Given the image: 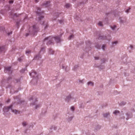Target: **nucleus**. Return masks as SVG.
Segmentation results:
<instances>
[{
	"label": "nucleus",
	"mask_w": 135,
	"mask_h": 135,
	"mask_svg": "<svg viewBox=\"0 0 135 135\" xmlns=\"http://www.w3.org/2000/svg\"><path fill=\"white\" fill-rule=\"evenodd\" d=\"M53 39H54L57 42H59V37L58 36H56L54 37H52L51 36H49L45 38V39L44 40L45 41L46 40H48V41L47 44V45H49L52 43V41Z\"/></svg>",
	"instance_id": "1"
},
{
	"label": "nucleus",
	"mask_w": 135,
	"mask_h": 135,
	"mask_svg": "<svg viewBox=\"0 0 135 135\" xmlns=\"http://www.w3.org/2000/svg\"><path fill=\"white\" fill-rule=\"evenodd\" d=\"M65 100L66 102H68L70 101H71L72 102L75 101V98L72 97L70 95H69L66 97V98L65 99Z\"/></svg>",
	"instance_id": "2"
},
{
	"label": "nucleus",
	"mask_w": 135,
	"mask_h": 135,
	"mask_svg": "<svg viewBox=\"0 0 135 135\" xmlns=\"http://www.w3.org/2000/svg\"><path fill=\"white\" fill-rule=\"evenodd\" d=\"M30 75L31 76L34 78H38V76H40L41 75L40 74H37V73L35 71H32V72L30 73Z\"/></svg>",
	"instance_id": "3"
},
{
	"label": "nucleus",
	"mask_w": 135,
	"mask_h": 135,
	"mask_svg": "<svg viewBox=\"0 0 135 135\" xmlns=\"http://www.w3.org/2000/svg\"><path fill=\"white\" fill-rule=\"evenodd\" d=\"M12 105H11L9 107H4L3 109V111L5 112H8L10 109H11Z\"/></svg>",
	"instance_id": "4"
},
{
	"label": "nucleus",
	"mask_w": 135,
	"mask_h": 135,
	"mask_svg": "<svg viewBox=\"0 0 135 135\" xmlns=\"http://www.w3.org/2000/svg\"><path fill=\"white\" fill-rule=\"evenodd\" d=\"M33 29L32 32L31 33L34 35L35 34V32H36L38 31V28L36 27V26L35 25H34L33 26Z\"/></svg>",
	"instance_id": "5"
},
{
	"label": "nucleus",
	"mask_w": 135,
	"mask_h": 135,
	"mask_svg": "<svg viewBox=\"0 0 135 135\" xmlns=\"http://www.w3.org/2000/svg\"><path fill=\"white\" fill-rule=\"evenodd\" d=\"M50 1H46L43 3L42 6H44V7H47L50 5Z\"/></svg>",
	"instance_id": "6"
},
{
	"label": "nucleus",
	"mask_w": 135,
	"mask_h": 135,
	"mask_svg": "<svg viewBox=\"0 0 135 135\" xmlns=\"http://www.w3.org/2000/svg\"><path fill=\"white\" fill-rule=\"evenodd\" d=\"M11 68H5L4 71L5 73H12L11 71Z\"/></svg>",
	"instance_id": "7"
},
{
	"label": "nucleus",
	"mask_w": 135,
	"mask_h": 135,
	"mask_svg": "<svg viewBox=\"0 0 135 135\" xmlns=\"http://www.w3.org/2000/svg\"><path fill=\"white\" fill-rule=\"evenodd\" d=\"M29 99L30 100H32L33 104H35V103L37 101V99L35 98L34 97H32L31 98H30Z\"/></svg>",
	"instance_id": "8"
},
{
	"label": "nucleus",
	"mask_w": 135,
	"mask_h": 135,
	"mask_svg": "<svg viewBox=\"0 0 135 135\" xmlns=\"http://www.w3.org/2000/svg\"><path fill=\"white\" fill-rule=\"evenodd\" d=\"M7 49L4 46H2L0 47V52H4Z\"/></svg>",
	"instance_id": "9"
},
{
	"label": "nucleus",
	"mask_w": 135,
	"mask_h": 135,
	"mask_svg": "<svg viewBox=\"0 0 135 135\" xmlns=\"http://www.w3.org/2000/svg\"><path fill=\"white\" fill-rule=\"evenodd\" d=\"M11 110H12V112L13 113H14L15 114H17V113H19V112L16 110H13L12 109V108Z\"/></svg>",
	"instance_id": "10"
},
{
	"label": "nucleus",
	"mask_w": 135,
	"mask_h": 135,
	"mask_svg": "<svg viewBox=\"0 0 135 135\" xmlns=\"http://www.w3.org/2000/svg\"><path fill=\"white\" fill-rule=\"evenodd\" d=\"M71 5L69 3H66L65 6V7L67 8H69L71 7Z\"/></svg>",
	"instance_id": "11"
},
{
	"label": "nucleus",
	"mask_w": 135,
	"mask_h": 135,
	"mask_svg": "<svg viewBox=\"0 0 135 135\" xmlns=\"http://www.w3.org/2000/svg\"><path fill=\"white\" fill-rule=\"evenodd\" d=\"M126 115L127 116V117H128V118H126V119L127 120H128V119L131 117L132 115L131 114H128L127 113L126 114Z\"/></svg>",
	"instance_id": "12"
},
{
	"label": "nucleus",
	"mask_w": 135,
	"mask_h": 135,
	"mask_svg": "<svg viewBox=\"0 0 135 135\" xmlns=\"http://www.w3.org/2000/svg\"><path fill=\"white\" fill-rule=\"evenodd\" d=\"M109 38H107L106 37H103V38H101V37H99V38L100 39H107L108 40H110L111 39V37L110 36H109Z\"/></svg>",
	"instance_id": "13"
},
{
	"label": "nucleus",
	"mask_w": 135,
	"mask_h": 135,
	"mask_svg": "<svg viewBox=\"0 0 135 135\" xmlns=\"http://www.w3.org/2000/svg\"><path fill=\"white\" fill-rule=\"evenodd\" d=\"M101 128V127L100 125H98L96 126L95 129L97 130H98L100 129Z\"/></svg>",
	"instance_id": "14"
},
{
	"label": "nucleus",
	"mask_w": 135,
	"mask_h": 135,
	"mask_svg": "<svg viewBox=\"0 0 135 135\" xmlns=\"http://www.w3.org/2000/svg\"><path fill=\"white\" fill-rule=\"evenodd\" d=\"M88 85H91V86H93L94 85V83L91 81H89L87 83Z\"/></svg>",
	"instance_id": "15"
},
{
	"label": "nucleus",
	"mask_w": 135,
	"mask_h": 135,
	"mask_svg": "<svg viewBox=\"0 0 135 135\" xmlns=\"http://www.w3.org/2000/svg\"><path fill=\"white\" fill-rule=\"evenodd\" d=\"M109 115V113H107L104 114L103 116L104 117L107 118Z\"/></svg>",
	"instance_id": "16"
},
{
	"label": "nucleus",
	"mask_w": 135,
	"mask_h": 135,
	"mask_svg": "<svg viewBox=\"0 0 135 135\" xmlns=\"http://www.w3.org/2000/svg\"><path fill=\"white\" fill-rule=\"evenodd\" d=\"M119 112L117 110H115L113 112V113L115 115H116L117 114H119Z\"/></svg>",
	"instance_id": "17"
},
{
	"label": "nucleus",
	"mask_w": 135,
	"mask_h": 135,
	"mask_svg": "<svg viewBox=\"0 0 135 135\" xmlns=\"http://www.w3.org/2000/svg\"><path fill=\"white\" fill-rule=\"evenodd\" d=\"M73 117H69L68 119V122H70L73 119Z\"/></svg>",
	"instance_id": "18"
},
{
	"label": "nucleus",
	"mask_w": 135,
	"mask_h": 135,
	"mask_svg": "<svg viewBox=\"0 0 135 135\" xmlns=\"http://www.w3.org/2000/svg\"><path fill=\"white\" fill-rule=\"evenodd\" d=\"M24 58L23 56H21L20 57V58L18 59V60L19 61H21L22 59Z\"/></svg>",
	"instance_id": "19"
},
{
	"label": "nucleus",
	"mask_w": 135,
	"mask_h": 135,
	"mask_svg": "<svg viewBox=\"0 0 135 135\" xmlns=\"http://www.w3.org/2000/svg\"><path fill=\"white\" fill-rule=\"evenodd\" d=\"M116 26L115 25H113V26H111V28L113 30H115V28H116Z\"/></svg>",
	"instance_id": "20"
},
{
	"label": "nucleus",
	"mask_w": 135,
	"mask_h": 135,
	"mask_svg": "<svg viewBox=\"0 0 135 135\" xmlns=\"http://www.w3.org/2000/svg\"><path fill=\"white\" fill-rule=\"evenodd\" d=\"M37 57H38V56L37 55V56H36L35 57V58L36 59H39V58H41V55H39V56H38V58H37Z\"/></svg>",
	"instance_id": "21"
},
{
	"label": "nucleus",
	"mask_w": 135,
	"mask_h": 135,
	"mask_svg": "<svg viewBox=\"0 0 135 135\" xmlns=\"http://www.w3.org/2000/svg\"><path fill=\"white\" fill-rule=\"evenodd\" d=\"M126 103L125 102H121L120 104L121 105H124L126 104Z\"/></svg>",
	"instance_id": "22"
},
{
	"label": "nucleus",
	"mask_w": 135,
	"mask_h": 135,
	"mask_svg": "<svg viewBox=\"0 0 135 135\" xmlns=\"http://www.w3.org/2000/svg\"><path fill=\"white\" fill-rule=\"evenodd\" d=\"M70 109L71 111H73L74 110L75 108L73 106H72Z\"/></svg>",
	"instance_id": "23"
},
{
	"label": "nucleus",
	"mask_w": 135,
	"mask_h": 135,
	"mask_svg": "<svg viewBox=\"0 0 135 135\" xmlns=\"http://www.w3.org/2000/svg\"><path fill=\"white\" fill-rule=\"evenodd\" d=\"M31 51L30 50H27L26 51V54H29L31 53Z\"/></svg>",
	"instance_id": "24"
},
{
	"label": "nucleus",
	"mask_w": 135,
	"mask_h": 135,
	"mask_svg": "<svg viewBox=\"0 0 135 135\" xmlns=\"http://www.w3.org/2000/svg\"><path fill=\"white\" fill-rule=\"evenodd\" d=\"M98 25L100 26H102V23L101 22H99L98 23Z\"/></svg>",
	"instance_id": "25"
},
{
	"label": "nucleus",
	"mask_w": 135,
	"mask_h": 135,
	"mask_svg": "<svg viewBox=\"0 0 135 135\" xmlns=\"http://www.w3.org/2000/svg\"><path fill=\"white\" fill-rule=\"evenodd\" d=\"M27 124V123L26 122H24L22 123V125L23 126H25Z\"/></svg>",
	"instance_id": "26"
},
{
	"label": "nucleus",
	"mask_w": 135,
	"mask_h": 135,
	"mask_svg": "<svg viewBox=\"0 0 135 135\" xmlns=\"http://www.w3.org/2000/svg\"><path fill=\"white\" fill-rule=\"evenodd\" d=\"M74 36L73 35H71L69 37V39L70 40L72 37H73Z\"/></svg>",
	"instance_id": "27"
},
{
	"label": "nucleus",
	"mask_w": 135,
	"mask_h": 135,
	"mask_svg": "<svg viewBox=\"0 0 135 135\" xmlns=\"http://www.w3.org/2000/svg\"><path fill=\"white\" fill-rule=\"evenodd\" d=\"M130 8H129L128 9H127L126 11V12L127 13H128L129 12V10H130Z\"/></svg>",
	"instance_id": "28"
},
{
	"label": "nucleus",
	"mask_w": 135,
	"mask_h": 135,
	"mask_svg": "<svg viewBox=\"0 0 135 135\" xmlns=\"http://www.w3.org/2000/svg\"><path fill=\"white\" fill-rule=\"evenodd\" d=\"M37 13L38 14V11H40V8H39L38 7L37 8Z\"/></svg>",
	"instance_id": "29"
},
{
	"label": "nucleus",
	"mask_w": 135,
	"mask_h": 135,
	"mask_svg": "<svg viewBox=\"0 0 135 135\" xmlns=\"http://www.w3.org/2000/svg\"><path fill=\"white\" fill-rule=\"evenodd\" d=\"M118 43V42L117 41H114L112 43L113 45H114V44H116Z\"/></svg>",
	"instance_id": "30"
},
{
	"label": "nucleus",
	"mask_w": 135,
	"mask_h": 135,
	"mask_svg": "<svg viewBox=\"0 0 135 135\" xmlns=\"http://www.w3.org/2000/svg\"><path fill=\"white\" fill-rule=\"evenodd\" d=\"M63 20H60V22H59L61 24L62 23H63Z\"/></svg>",
	"instance_id": "31"
},
{
	"label": "nucleus",
	"mask_w": 135,
	"mask_h": 135,
	"mask_svg": "<svg viewBox=\"0 0 135 135\" xmlns=\"http://www.w3.org/2000/svg\"><path fill=\"white\" fill-rule=\"evenodd\" d=\"M105 47V45H103L102 46V49L103 50H104Z\"/></svg>",
	"instance_id": "32"
},
{
	"label": "nucleus",
	"mask_w": 135,
	"mask_h": 135,
	"mask_svg": "<svg viewBox=\"0 0 135 135\" xmlns=\"http://www.w3.org/2000/svg\"><path fill=\"white\" fill-rule=\"evenodd\" d=\"M83 80H79V82L80 83H83Z\"/></svg>",
	"instance_id": "33"
},
{
	"label": "nucleus",
	"mask_w": 135,
	"mask_h": 135,
	"mask_svg": "<svg viewBox=\"0 0 135 135\" xmlns=\"http://www.w3.org/2000/svg\"><path fill=\"white\" fill-rule=\"evenodd\" d=\"M130 47L131 48V49H132V48H133V45H130Z\"/></svg>",
	"instance_id": "34"
},
{
	"label": "nucleus",
	"mask_w": 135,
	"mask_h": 135,
	"mask_svg": "<svg viewBox=\"0 0 135 135\" xmlns=\"http://www.w3.org/2000/svg\"><path fill=\"white\" fill-rule=\"evenodd\" d=\"M40 106V105H37L36 106V109L37 107H39Z\"/></svg>",
	"instance_id": "35"
},
{
	"label": "nucleus",
	"mask_w": 135,
	"mask_h": 135,
	"mask_svg": "<svg viewBox=\"0 0 135 135\" xmlns=\"http://www.w3.org/2000/svg\"><path fill=\"white\" fill-rule=\"evenodd\" d=\"M45 49V48H42L40 52H41L42 51L44 50Z\"/></svg>",
	"instance_id": "36"
},
{
	"label": "nucleus",
	"mask_w": 135,
	"mask_h": 135,
	"mask_svg": "<svg viewBox=\"0 0 135 135\" xmlns=\"http://www.w3.org/2000/svg\"><path fill=\"white\" fill-rule=\"evenodd\" d=\"M9 3H13V1H10Z\"/></svg>",
	"instance_id": "37"
},
{
	"label": "nucleus",
	"mask_w": 135,
	"mask_h": 135,
	"mask_svg": "<svg viewBox=\"0 0 135 135\" xmlns=\"http://www.w3.org/2000/svg\"><path fill=\"white\" fill-rule=\"evenodd\" d=\"M43 18V17L42 16H41V17H39V19L40 20H41L42 18Z\"/></svg>",
	"instance_id": "38"
},
{
	"label": "nucleus",
	"mask_w": 135,
	"mask_h": 135,
	"mask_svg": "<svg viewBox=\"0 0 135 135\" xmlns=\"http://www.w3.org/2000/svg\"><path fill=\"white\" fill-rule=\"evenodd\" d=\"M95 59L97 60V59H98L99 57H95Z\"/></svg>",
	"instance_id": "39"
},
{
	"label": "nucleus",
	"mask_w": 135,
	"mask_h": 135,
	"mask_svg": "<svg viewBox=\"0 0 135 135\" xmlns=\"http://www.w3.org/2000/svg\"><path fill=\"white\" fill-rule=\"evenodd\" d=\"M35 1L36 2H38L39 0H35Z\"/></svg>",
	"instance_id": "40"
},
{
	"label": "nucleus",
	"mask_w": 135,
	"mask_h": 135,
	"mask_svg": "<svg viewBox=\"0 0 135 135\" xmlns=\"http://www.w3.org/2000/svg\"><path fill=\"white\" fill-rule=\"evenodd\" d=\"M12 33V32H10V33H8V35H9L10 34H11Z\"/></svg>",
	"instance_id": "41"
},
{
	"label": "nucleus",
	"mask_w": 135,
	"mask_h": 135,
	"mask_svg": "<svg viewBox=\"0 0 135 135\" xmlns=\"http://www.w3.org/2000/svg\"><path fill=\"white\" fill-rule=\"evenodd\" d=\"M88 42L89 44H90V42L89 41H88Z\"/></svg>",
	"instance_id": "42"
},
{
	"label": "nucleus",
	"mask_w": 135,
	"mask_h": 135,
	"mask_svg": "<svg viewBox=\"0 0 135 135\" xmlns=\"http://www.w3.org/2000/svg\"><path fill=\"white\" fill-rule=\"evenodd\" d=\"M10 100H8V102L9 101H10Z\"/></svg>",
	"instance_id": "43"
},
{
	"label": "nucleus",
	"mask_w": 135,
	"mask_h": 135,
	"mask_svg": "<svg viewBox=\"0 0 135 135\" xmlns=\"http://www.w3.org/2000/svg\"><path fill=\"white\" fill-rule=\"evenodd\" d=\"M66 68H65V70H66Z\"/></svg>",
	"instance_id": "44"
},
{
	"label": "nucleus",
	"mask_w": 135,
	"mask_h": 135,
	"mask_svg": "<svg viewBox=\"0 0 135 135\" xmlns=\"http://www.w3.org/2000/svg\"><path fill=\"white\" fill-rule=\"evenodd\" d=\"M41 24H43V23H41Z\"/></svg>",
	"instance_id": "45"
},
{
	"label": "nucleus",
	"mask_w": 135,
	"mask_h": 135,
	"mask_svg": "<svg viewBox=\"0 0 135 135\" xmlns=\"http://www.w3.org/2000/svg\"><path fill=\"white\" fill-rule=\"evenodd\" d=\"M53 54V53H51V54Z\"/></svg>",
	"instance_id": "46"
},
{
	"label": "nucleus",
	"mask_w": 135,
	"mask_h": 135,
	"mask_svg": "<svg viewBox=\"0 0 135 135\" xmlns=\"http://www.w3.org/2000/svg\"><path fill=\"white\" fill-rule=\"evenodd\" d=\"M123 118H124V117H123Z\"/></svg>",
	"instance_id": "47"
},
{
	"label": "nucleus",
	"mask_w": 135,
	"mask_h": 135,
	"mask_svg": "<svg viewBox=\"0 0 135 135\" xmlns=\"http://www.w3.org/2000/svg\"><path fill=\"white\" fill-rule=\"evenodd\" d=\"M92 135H95L94 134H93Z\"/></svg>",
	"instance_id": "48"
}]
</instances>
